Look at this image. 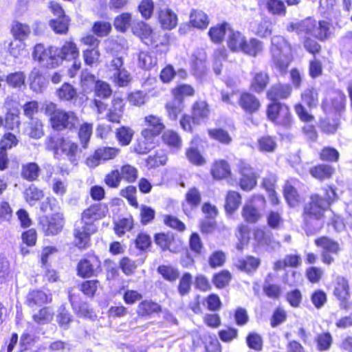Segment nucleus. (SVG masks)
Returning a JSON list of instances; mask_svg holds the SVG:
<instances>
[{
    "instance_id": "1",
    "label": "nucleus",
    "mask_w": 352,
    "mask_h": 352,
    "mask_svg": "<svg viewBox=\"0 0 352 352\" xmlns=\"http://www.w3.org/2000/svg\"><path fill=\"white\" fill-rule=\"evenodd\" d=\"M45 148L55 158H66L72 164L77 165L82 151L79 144L63 134L49 135L44 142Z\"/></svg>"
},
{
    "instance_id": "2",
    "label": "nucleus",
    "mask_w": 352,
    "mask_h": 352,
    "mask_svg": "<svg viewBox=\"0 0 352 352\" xmlns=\"http://www.w3.org/2000/svg\"><path fill=\"white\" fill-rule=\"evenodd\" d=\"M44 113L48 118L50 127L55 131L72 130L76 128L79 122L76 112L67 111L53 102H49L44 106Z\"/></svg>"
},
{
    "instance_id": "3",
    "label": "nucleus",
    "mask_w": 352,
    "mask_h": 352,
    "mask_svg": "<svg viewBox=\"0 0 352 352\" xmlns=\"http://www.w3.org/2000/svg\"><path fill=\"white\" fill-rule=\"evenodd\" d=\"M226 43L232 52H241L252 58L261 54L265 48L263 42L258 38L251 37L248 39L243 33L234 30L232 28L229 32Z\"/></svg>"
},
{
    "instance_id": "4",
    "label": "nucleus",
    "mask_w": 352,
    "mask_h": 352,
    "mask_svg": "<svg viewBox=\"0 0 352 352\" xmlns=\"http://www.w3.org/2000/svg\"><path fill=\"white\" fill-rule=\"evenodd\" d=\"M190 110V114L183 113L179 122L184 132L193 133L196 126L209 119L212 109L206 100L198 98L191 104Z\"/></svg>"
},
{
    "instance_id": "5",
    "label": "nucleus",
    "mask_w": 352,
    "mask_h": 352,
    "mask_svg": "<svg viewBox=\"0 0 352 352\" xmlns=\"http://www.w3.org/2000/svg\"><path fill=\"white\" fill-rule=\"evenodd\" d=\"M272 64L279 72L285 73L293 59V46L283 36H275L272 41Z\"/></svg>"
},
{
    "instance_id": "6",
    "label": "nucleus",
    "mask_w": 352,
    "mask_h": 352,
    "mask_svg": "<svg viewBox=\"0 0 352 352\" xmlns=\"http://www.w3.org/2000/svg\"><path fill=\"white\" fill-rule=\"evenodd\" d=\"M302 103L298 102L294 104V109L299 120L305 123H309L315 120V116L309 113L304 104L309 109H315L319 103V93L318 89L314 87L306 88L300 94Z\"/></svg>"
},
{
    "instance_id": "7",
    "label": "nucleus",
    "mask_w": 352,
    "mask_h": 352,
    "mask_svg": "<svg viewBox=\"0 0 352 352\" xmlns=\"http://www.w3.org/2000/svg\"><path fill=\"white\" fill-rule=\"evenodd\" d=\"M265 116L269 121L284 129L290 128L293 123L289 105L280 101H270L265 107Z\"/></svg>"
},
{
    "instance_id": "8",
    "label": "nucleus",
    "mask_w": 352,
    "mask_h": 352,
    "mask_svg": "<svg viewBox=\"0 0 352 352\" xmlns=\"http://www.w3.org/2000/svg\"><path fill=\"white\" fill-rule=\"evenodd\" d=\"M133 34L146 46L157 49L159 47H167L168 38L155 31L151 26L144 22H138L133 28Z\"/></svg>"
},
{
    "instance_id": "9",
    "label": "nucleus",
    "mask_w": 352,
    "mask_h": 352,
    "mask_svg": "<svg viewBox=\"0 0 352 352\" xmlns=\"http://www.w3.org/2000/svg\"><path fill=\"white\" fill-rule=\"evenodd\" d=\"M305 50L314 57L308 63V74L311 79L318 78L323 75V65L320 60L316 58L322 51V45L318 41L311 37H305L302 41Z\"/></svg>"
},
{
    "instance_id": "10",
    "label": "nucleus",
    "mask_w": 352,
    "mask_h": 352,
    "mask_svg": "<svg viewBox=\"0 0 352 352\" xmlns=\"http://www.w3.org/2000/svg\"><path fill=\"white\" fill-rule=\"evenodd\" d=\"M76 271L82 279L97 277L102 272V262L95 253H87L77 263Z\"/></svg>"
},
{
    "instance_id": "11",
    "label": "nucleus",
    "mask_w": 352,
    "mask_h": 352,
    "mask_svg": "<svg viewBox=\"0 0 352 352\" xmlns=\"http://www.w3.org/2000/svg\"><path fill=\"white\" fill-rule=\"evenodd\" d=\"M328 210V208L311 194L309 201L302 206L301 217L303 224L309 228L314 221L322 220Z\"/></svg>"
},
{
    "instance_id": "12",
    "label": "nucleus",
    "mask_w": 352,
    "mask_h": 352,
    "mask_svg": "<svg viewBox=\"0 0 352 352\" xmlns=\"http://www.w3.org/2000/svg\"><path fill=\"white\" fill-rule=\"evenodd\" d=\"M65 219L63 212L44 214L38 219V225L45 236H56L63 230Z\"/></svg>"
},
{
    "instance_id": "13",
    "label": "nucleus",
    "mask_w": 352,
    "mask_h": 352,
    "mask_svg": "<svg viewBox=\"0 0 352 352\" xmlns=\"http://www.w3.org/2000/svg\"><path fill=\"white\" fill-rule=\"evenodd\" d=\"M314 244L317 248L322 249L320 258L325 265H332L335 262L333 255H338L341 251L339 243L327 236L316 238Z\"/></svg>"
},
{
    "instance_id": "14",
    "label": "nucleus",
    "mask_w": 352,
    "mask_h": 352,
    "mask_svg": "<svg viewBox=\"0 0 352 352\" xmlns=\"http://www.w3.org/2000/svg\"><path fill=\"white\" fill-rule=\"evenodd\" d=\"M121 153L118 147L103 146L94 150L93 153L85 160L86 165L89 168H96L102 163L114 160Z\"/></svg>"
},
{
    "instance_id": "15",
    "label": "nucleus",
    "mask_w": 352,
    "mask_h": 352,
    "mask_svg": "<svg viewBox=\"0 0 352 352\" xmlns=\"http://www.w3.org/2000/svg\"><path fill=\"white\" fill-rule=\"evenodd\" d=\"M236 170L240 176L238 182L240 188L246 192L252 190L257 185L258 177L250 164L245 160H239Z\"/></svg>"
},
{
    "instance_id": "16",
    "label": "nucleus",
    "mask_w": 352,
    "mask_h": 352,
    "mask_svg": "<svg viewBox=\"0 0 352 352\" xmlns=\"http://www.w3.org/2000/svg\"><path fill=\"white\" fill-rule=\"evenodd\" d=\"M96 225L91 223L82 224L81 226H74L73 230V245L79 250H85L91 245V236L96 233Z\"/></svg>"
},
{
    "instance_id": "17",
    "label": "nucleus",
    "mask_w": 352,
    "mask_h": 352,
    "mask_svg": "<svg viewBox=\"0 0 352 352\" xmlns=\"http://www.w3.org/2000/svg\"><path fill=\"white\" fill-rule=\"evenodd\" d=\"M237 104L241 111L248 116L258 113L262 108L261 99L253 91L247 90L239 93Z\"/></svg>"
},
{
    "instance_id": "18",
    "label": "nucleus",
    "mask_w": 352,
    "mask_h": 352,
    "mask_svg": "<svg viewBox=\"0 0 352 352\" xmlns=\"http://www.w3.org/2000/svg\"><path fill=\"white\" fill-rule=\"evenodd\" d=\"M19 140L16 135L11 132H6L0 139V171L6 170L10 165L8 151L16 147Z\"/></svg>"
},
{
    "instance_id": "19",
    "label": "nucleus",
    "mask_w": 352,
    "mask_h": 352,
    "mask_svg": "<svg viewBox=\"0 0 352 352\" xmlns=\"http://www.w3.org/2000/svg\"><path fill=\"white\" fill-rule=\"evenodd\" d=\"M256 201L261 202L262 205L266 204V199L264 195L255 194L251 196L250 198V204H245L241 210V216L243 220L248 223H256L262 217L259 209L252 205V203Z\"/></svg>"
},
{
    "instance_id": "20",
    "label": "nucleus",
    "mask_w": 352,
    "mask_h": 352,
    "mask_svg": "<svg viewBox=\"0 0 352 352\" xmlns=\"http://www.w3.org/2000/svg\"><path fill=\"white\" fill-rule=\"evenodd\" d=\"M109 212L108 206L106 204L94 203L85 208L80 214L81 224L91 223L95 225L94 222L104 218Z\"/></svg>"
},
{
    "instance_id": "21",
    "label": "nucleus",
    "mask_w": 352,
    "mask_h": 352,
    "mask_svg": "<svg viewBox=\"0 0 352 352\" xmlns=\"http://www.w3.org/2000/svg\"><path fill=\"white\" fill-rule=\"evenodd\" d=\"M333 294L339 300L341 308L348 309L350 307V287L346 278L339 276L336 278Z\"/></svg>"
},
{
    "instance_id": "22",
    "label": "nucleus",
    "mask_w": 352,
    "mask_h": 352,
    "mask_svg": "<svg viewBox=\"0 0 352 352\" xmlns=\"http://www.w3.org/2000/svg\"><path fill=\"white\" fill-rule=\"evenodd\" d=\"M145 127L142 129L140 134H144L147 139L157 138L165 129V124L162 119L153 114L144 117Z\"/></svg>"
},
{
    "instance_id": "23",
    "label": "nucleus",
    "mask_w": 352,
    "mask_h": 352,
    "mask_svg": "<svg viewBox=\"0 0 352 352\" xmlns=\"http://www.w3.org/2000/svg\"><path fill=\"white\" fill-rule=\"evenodd\" d=\"M292 91V86L289 83L277 82L266 91L265 96L269 101H280L290 98Z\"/></svg>"
},
{
    "instance_id": "24",
    "label": "nucleus",
    "mask_w": 352,
    "mask_h": 352,
    "mask_svg": "<svg viewBox=\"0 0 352 352\" xmlns=\"http://www.w3.org/2000/svg\"><path fill=\"white\" fill-rule=\"evenodd\" d=\"M316 19L307 16L300 21L289 23L287 26V31L295 32L298 35H313L316 31Z\"/></svg>"
},
{
    "instance_id": "25",
    "label": "nucleus",
    "mask_w": 352,
    "mask_h": 352,
    "mask_svg": "<svg viewBox=\"0 0 352 352\" xmlns=\"http://www.w3.org/2000/svg\"><path fill=\"white\" fill-rule=\"evenodd\" d=\"M52 301L51 293L41 289H33L27 294L25 303L30 308H35L51 303Z\"/></svg>"
},
{
    "instance_id": "26",
    "label": "nucleus",
    "mask_w": 352,
    "mask_h": 352,
    "mask_svg": "<svg viewBox=\"0 0 352 352\" xmlns=\"http://www.w3.org/2000/svg\"><path fill=\"white\" fill-rule=\"evenodd\" d=\"M125 105L124 98L114 96L111 100V106L105 115L106 120L113 124H120L125 111Z\"/></svg>"
},
{
    "instance_id": "27",
    "label": "nucleus",
    "mask_w": 352,
    "mask_h": 352,
    "mask_svg": "<svg viewBox=\"0 0 352 352\" xmlns=\"http://www.w3.org/2000/svg\"><path fill=\"white\" fill-rule=\"evenodd\" d=\"M68 299L74 313L81 318H91L94 315L92 309H90L86 302L82 300L80 294L69 292Z\"/></svg>"
},
{
    "instance_id": "28",
    "label": "nucleus",
    "mask_w": 352,
    "mask_h": 352,
    "mask_svg": "<svg viewBox=\"0 0 352 352\" xmlns=\"http://www.w3.org/2000/svg\"><path fill=\"white\" fill-rule=\"evenodd\" d=\"M56 56L61 61L70 62L79 59L80 50L74 39L70 38L65 40L58 48Z\"/></svg>"
},
{
    "instance_id": "29",
    "label": "nucleus",
    "mask_w": 352,
    "mask_h": 352,
    "mask_svg": "<svg viewBox=\"0 0 352 352\" xmlns=\"http://www.w3.org/2000/svg\"><path fill=\"white\" fill-rule=\"evenodd\" d=\"M210 174L215 181L230 178L232 175L230 164L225 159L215 160L212 163Z\"/></svg>"
},
{
    "instance_id": "30",
    "label": "nucleus",
    "mask_w": 352,
    "mask_h": 352,
    "mask_svg": "<svg viewBox=\"0 0 352 352\" xmlns=\"http://www.w3.org/2000/svg\"><path fill=\"white\" fill-rule=\"evenodd\" d=\"M346 96L340 92L336 96L331 98H324L321 102V109L324 113L336 112L340 113L346 109Z\"/></svg>"
},
{
    "instance_id": "31",
    "label": "nucleus",
    "mask_w": 352,
    "mask_h": 352,
    "mask_svg": "<svg viewBox=\"0 0 352 352\" xmlns=\"http://www.w3.org/2000/svg\"><path fill=\"white\" fill-rule=\"evenodd\" d=\"M309 173L318 182H323L333 178L336 174V168L327 163H318L309 168Z\"/></svg>"
},
{
    "instance_id": "32",
    "label": "nucleus",
    "mask_w": 352,
    "mask_h": 352,
    "mask_svg": "<svg viewBox=\"0 0 352 352\" xmlns=\"http://www.w3.org/2000/svg\"><path fill=\"white\" fill-rule=\"evenodd\" d=\"M32 58L34 60L43 63L51 60L50 66L52 68L56 67L58 64L54 60H56L55 55L53 54L52 47H45L42 43H37L34 45L32 52Z\"/></svg>"
},
{
    "instance_id": "33",
    "label": "nucleus",
    "mask_w": 352,
    "mask_h": 352,
    "mask_svg": "<svg viewBox=\"0 0 352 352\" xmlns=\"http://www.w3.org/2000/svg\"><path fill=\"white\" fill-rule=\"evenodd\" d=\"M135 311L138 317L146 319L154 314H160L162 311V308L160 304L151 299H142L138 303Z\"/></svg>"
},
{
    "instance_id": "34",
    "label": "nucleus",
    "mask_w": 352,
    "mask_h": 352,
    "mask_svg": "<svg viewBox=\"0 0 352 352\" xmlns=\"http://www.w3.org/2000/svg\"><path fill=\"white\" fill-rule=\"evenodd\" d=\"M296 179H287L283 186V195L286 203L290 207H295L300 203L301 197L296 188Z\"/></svg>"
},
{
    "instance_id": "35",
    "label": "nucleus",
    "mask_w": 352,
    "mask_h": 352,
    "mask_svg": "<svg viewBox=\"0 0 352 352\" xmlns=\"http://www.w3.org/2000/svg\"><path fill=\"white\" fill-rule=\"evenodd\" d=\"M270 82V74L264 71H258L252 74L250 82V89L256 94L266 92Z\"/></svg>"
},
{
    "instance_id": "36",
    "label": "nucleus",
    "mask_w": 352,
    "mask_h": 352,
    "mask_svg": "<svg viewBox=\"0 0 352 352\" xmlns=\"http://www.w3.org/2000/svg\"><path fill=\"white\" fill-rule=\"evenodd\" d=\"M260 10H266L272 16H285L287 6L283 0H258Z\"/></svg>"
},
{
    "instance_id": "37",
    "label": "nucleus",
    "mask_w": 352,
    "mask_h": 352,
    "mask_svg": "<svg viewBox=\"0 0 352 352\" xmlns=\"http://www.w3.org/2000/svg\"><path fill=\"white\" fill-rule=\"evenodd\" d=\"M161 135V141L170 151H179L182 147V138L174 129L164 130Z\"/></svg>"
},
{
    "instance_id": "38",
    "label": "nucleus",
    "mask_w": 352,
    "mask_h": 352,
    "mask_svg": "<svg viewBox=\"0 0 352 352\" xmlns=\"http://www.w3.org/2000/svg\"><path fill=\"white\" fill-rule=\"evenodd\" d=\"M231 28L232 25L228 22L223 21L212 25L208 30V34L213 43L221 44L224 41L226 33L230 32Z\"/></svg>"
},
{
    "instance_id": "39",
    "label": "nucleus",
    "mask_w": 352,
    "mask_h": 352,
    "mask_svg": "<svg viewBox=\"0 0 352 352\" xmlns=\"http://www.w3.org/2000/svg\"><path fill=\"white\" fill-rule=\"evenodd\" d=\"M188 24L193 28L204 30L209 25L210 18L204 10L194 8L190 10Z\"/></svg>"
},
{
    "instance_id": "40",
    "label": "nucleus",
    "mask_w": 352,
    "mask_h": 352,
    "mask_svg": "<svg viewBox=\"0 0 352 352\" xmlns=\"http://www.w3.org/2000/svg\"><path fill=\"white\" fill-rule=\"evenodd\" d=\"M261 263V261L258 257L248 255L238 259L235 266L240 272L252 274L258 269Z\"/></svg>"
},
{
    "instance_id": "41",
    "label": "nucleus",
    "mask_w": 352,
    "mask_h": 352,
    "mask_svg": "<svg viewBox=\"0 0 352 352\" xmlns=\"http://www.w3.org/2000/svg\"><path fill=\"white\" fill-rule=\"evenodd\" d=\"M56 96L60 102H73L78 98V92L76 87L68 82H63L55 91Z\"/></svg>"
},
{
    "instance_id": "42",
    "label": "nucleus",
    "mask_w": 352,
    "mask_h": 352,
    "mask_svg": "<svg viewBox=\"0 0 352 352\" xmlns=\"http://www.w3.org/2000/svg\"><path fill=\"white\" fill-rule=\"evenodd\" d=\"M157 20L164 30H173L177 25V16L169 8L160 9L157 12Z\"/></svg>"
},
{
    "instance_id": "43",
    "label": "nucleus",
    "mask_w": 352,
    "mask_h": 352,
    "mask_svg": "<svg viewBox=\"0 0 352 352\" xmlns=\"http://www.w3.org/2000/svg\"><path fill=\"white\" fill-rule=\"evenodd\" d=\"M340 117H324L319 120V128L322 133L326 135H333L341 126Z\"/></svg>"
},
{
    "instance_id": "44",
    "label": "nucleus",
    "mask_w": 352,
    "mask_h": 352,
    "mask_svg": "<svg viewBox=\"0 0 352 352\" xmlns=\"http://www.w3.org/2000/svg\"><path fill=\"white\" fill-rule=\"evenodd\" d=\"M10 32L14 40L22 42L30 36L32 29L29 24L14 20L10 25Z\"/></svg>"
},
{
    "instance_id": "45",
    "label": "nucleus",
    "mask_w": 352,
    "mask_h": 352,
    "mask_svg": "<svg viewBox=\"0 0 352 352\" xmlns=\"http://www.w3.org/2000/svg\"><path fill=\"white\" fill-rule=\"evenodd\" d=\"M41 173L40 166L35 162H28L21 165V177L29 182L38 180Z\"/></svg>"
},
{
    "instance_id": "46",
    "label": "nucleus",
    "mask_w": 352,
    "mask_h": 352,
    "mask_svg": "<svg viewBox=\"0 0 352 352\" xmlns=\"http://www.w3.org/2000/svg\"><path fill=\"white\" fill-rule=\"evenodd\" d=\"M45 124L40 118L30 119L25 127V133L33 140H39L45 135Z\"/></svg>"
},
{
    "instance_id": "47",
    "label": "nucleus",
    "mask_w": 352,
    "mask_h": 352,
    "mask_svg": "<svg viewBox=\"0 0 352 352\" xmlns=\"http://www.w3.org/2000/svg\"><path fill=\"white\" fill-rule=\"evenodd\" d=\"M168 160L167 153L163 149L155 151L145 160V166L148 170H153L166 165Z\"/></svg>"
},
{
    "instance_id": "48",
    "label": "nucleus",
    "mask_w": 352,
    "mask_h": 352,
    "mask_svg": "<svg viewBox=\"0 0 352 352\" xmlns=\"http://www.w3.org/2000/svg\"><path fill=\"white\" fill-rule=\"evenodd\" d=\"M322 196L318 193H312V195L329 209L338 199L337 188L333 184H327L322 188Z\"/></svg>"
},
{
    "instance_id": "49",
    "label": "nucleus",
    "mask_w": 352,
    "mask_h": 352,
    "mask_svg": "<svg viewBox=\"0 0 352 352\" xmlns=\"http://www.w3.org/2000/svg\"><path fill=\"white\" fill-rule=\"evenodd\" d=\"M242 203L241 195L236 190H228L226 192L224 202V210L227 214H233Z\"/></svg>"
},
{
    "instance_id": "50",
    "label": "nucleus",
    "mask_w": 352,
    "mask_h": 352,
    "mask_svg": "<svg viewBox=\"0 0 352 352\" xmlns=\"http://www.w3.org/2000/svg\"><path fill=\"white\" fill-rule=\"evenodd\" d=\"M209 138L221 145H230L232 142V137L223 127H214L207 129Z\"/></svg>"
},
{
    "instance_id": "51",
    "label": "nucleus",
    "mask_w": 352,
    "mask_h": 352,
    "mask_svg": "<svg viewBox=\"0 0 352 352\" xmlns=\"http://www.w3.org/2000/svg\"><path fill=\"white\" fill-rule=\"evenodd\" d=\"M257 149L263 153H273L278 148L276 138L270 135H263L256 140Z\"/></svg>"
},
{
    "instance_id": "52",
    "label": "nucleus",
    "mask_w": 352,
    "mask_h": 352,
    "mask_svg": "<svg viewBox=\"0 0 352 352\" xmlns=\"http://www.w3.org/2000/svg\"><path fill=\"white\" fill-rule=\"evenodd\" d=\"M114 133L118 144L126 146L131 143L135 132L131 126L122 125L116 129Z\"/></svg>"
},
{
    "instance_id": "53",
    "label": "nucleus",
    "mask_w": 352,
    "mask_h": 352,
    "mask_svg": "<svg viewBox=\"0 0 352 352\" xmlns=\"http://www.w3.org/2000/svg\"><path fill=\"white\" fill-rule=\"evenodd\" d=\"M253 239L258 247H269L272 244L273 235L264 228L256 227L252 232Z\"/></svg>"
},
{
    "instance_id": "54",
    "label": "nucleus",
    "mask_w": 352,
    "mask_h": 352,
    "mask_svg": "<svg viewBox=\"0 0 352 352\" xmlns=\"http://www.w3.org/2000/svg\"><path fill=\"white\" fill-rule=\"evenodd\" d=\"M316 31L314 33L315 38L321 42L328 41L332 35L331 24L326 20L316 21Z\"/></svg>"
},
{
    "instance_id": "55",
    "label": "nucleus",
    "mask_w": 352,
    "mask_h": 352,
    "mask_svg": "<svg viewBox=\"0 0 352 352\" xmlns=\"http://www.w3.org/2000/svg\"><path fill=\"white\" fill-rule=\"evenodd\" d=\"M100 286V283L98 279L86 278L78 285L80 292L85 296L93 298Z\"/></svg>"
},
{
    "instance_id": "56",
    "label": "nucleus",
    "mask_w": 352,
    "mask_h": 352,
    "mask_svg": "<svg viewBox=\"0 0 352 352\" xmlns=\"http://www.w3.org/2000/svg\"><path fill=\"white\" fill-rule=\"evenodd\" d=\"M174 99L182 102L186 97H192L195 94L194 87L186 83L178 84L170 89Z\"/></svg>"
},
{
    "instance_id": "57",
    "label": "nucleus",
    "mask_w": 352,
    "mask_h": 352,
    "mask_svg": "<svg viewBox=\"0 0 352 352\" xmlns=\"http://www.w3.org/2000/svg\"><path fill=\"white\" fill-rule=\"evenodd\" d=\"M93 133V124L89 122L82 123L78 129L77 135L80 144V148H88Z\"/></svg>"
},
{
    "instance_id": "58",
    "label": "nucleus",
    "mask_w": 352,
    "mask_h": 352,
    "mask_svg": "<svg viewBox=\"0 0 352 352\" xmlns=\"http://www.w3.org/2000/svg\"><path fill=\"white\" fill-rule=\"evenodd\" d=\"M119 171L122 181H124L127 184H133L136 182L138 179V169L131 164H123L120 166Z\"/></svg>"
},
{
    "instance_id": "59",
    "label": "nucleus",
    "mask_w": 352,
    "mask_h": 352,
    "mask_svg": "<svg viewBox=\"0 0 352 352\" xmlns=\"http://www.w3.org/2000/svg\"><path fill=\"white\" fill-rule=\"evenodd\" d=\"M142 263L143 261H135L127 256L121 257L118 262L119 268L126 276L133 275L136 272L138 267Z\"/></svg>"
},
{
    "instance_id": "60",
    "label": "nucleus",
    "mask_w": 352,
    "mask_h": 352,
    "mask_svg": "<svg viewBox=\"0 0 352 352\" xmlns=\"http://www.w3.org/2000/svg\"><path fill=\"white\" fill-rule=\"evenodd\" d=\"M133 147V152L138 155H146L153 148L155 138L147 139L144 134H140Z\"/></svg>"
},
{
    "instance_id": "61",
    "label": "nucleus",
    "mask_w": 352,
    "mask_h": 352,
    "mask_svg": "<svg viewBox=\"0 0 352 352\" xmlns=\"http://www.w3.org/2000/svg\"><path fill=\"white\" fill-rule=\"evenodd\" d=\"M153 240L157 246L162 251L170 250L171 245L174 243V234L169 232H157L153 236Z\"/></svg>"
},
{
    "instance_id": "62",
    "label": "nucleus",
    "mask_w": 352,
    "mask_h": 352,
    "mask_svg": "<svg viewBox=\"0 0 352 352\" xmlns=\"http://www.w3.org/2000/svg\"><path fill=\"white\" fill-rule=\"evenodd\" d=\"M69 17L65 16L50 20L49 25L56 34L65 35L69 32Z\"/></svg>"
},
{
    "instance_id": "63",
    "label": "nucleus",
    "mask_w": 352,
    "mask_h": 352,
    "mask_svg": "<svg viewBox=\"0 0 352 352\" xmlns=\"http://www.w3.org/2000/svg\"><path fill=\"white\" fill-rule=\"evenodd\" d=\"M316 349L319 352L329 351L333 344V336L329 331L321 332L317 334L314 339Z\"/></svg>"
},
{
    "instance_id": "64",
    "label": "nucleus",
    "mask_w": 352,
    "mask_h": 352,
    "mask_svg": "<svg viewBox=\"0 0 352 352\" xmlns=\"http://www.w3.org/2000/svg\"><path fill=\"white\" fill-rule=\"evenodd\" d=\"M25 201L32 206L44 197V192L34 184L30 185L23 191Z\"/></svg>"
}]
</instances>
